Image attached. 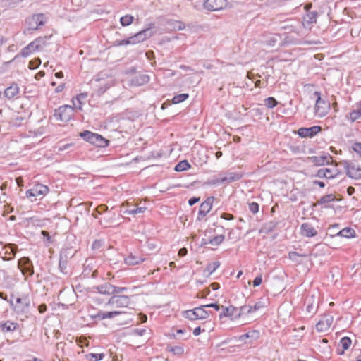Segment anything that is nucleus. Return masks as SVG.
<instances>
[{
	"instance_id": "obj_1",
	"label": "nucleus",
	"mask_w": 361,
	"mask_h": 361,
	"mask_svg": "<svg viewBox=\"0 0 361 361\" xmlns=\"http://www.w3.org/2000/svg\"><path fill=\"white\" fill-rule=\"evenodd\" d=\"M154 27V23L149 24V27L144 29L133 36L128 37L126 39L116 40L114 42L116 46H126L128 44H136L145 41L147 39L151 37L154 35L152 29Z\"/></svg>"
},
{
	"instance_id": "obj_2",
	"label": "nucleus",
	"mask_w": 361,
	"mask_h": 361,
	"mask_svg": "<svg viewBox=\"0 0 361 361\" xmlns=\"http://www.w3.org/2000/svg\"><path fill=\"white\" fill-rule=\"evenodd\" d=\"M340 164L343 167L348 177L361 180V165L355 160H342Z\"/></svg>"
},
{
	"instance_id": "obj_3",
	"label": "nucleus",
	"mask_w": 361,
	"mask_h": 361,
	"mask_svg": "<svg viewBox=\"0 0 361 361\" xmlns=\"http://www.w3.org/2000/svg\"><path fill=\"white\" fill-rule=\"evenodd\" d=\"M80 136L85 140L98 147H106L109 145V141L103 137L101 135L90 132L89 130H85L80 133Z\"/></svg>"
},
{
	"instance_id": "obj_4",
	"label": "nucleus",
	"mask_w": 361,
	"mask_h": 361,
	"mask_svg": "<svg viewBox=\"0 0 361 361\" xmlns=\"http://www.w3.org/2000/svg\"><path fill=\"white\" fill-rule=\"evenodd\" d=\"M206 306L201 305L194 309L183 311L182 315L185 319L191 321L204 319L209 317V313L206 310Z\"/></svg>"
},
{
	"instance_id": "obj_5",
	"label": "nucleus",
	"mask_w": 361,
	"mask_h": 361,
	"mask_svg": "<svg viewBox=\"0 0 361 361\" xmlns=\"http://www.w3.org/2000/svg\"><path fill=\"white\" fill-rule=\"evenodd\" d=\"M74 115V109L70 105H63L54 110V116L56 121L68 122Z\"/></svg>"
},
{
	"instance_id": "obj_6",
	"label": "nucleus",
	"mask_w": 361,
	"mask_h": 361,
	"mask_svg": "<svg viewBox=\"0 0 361 361\" xmlns=\"http://www.w3.org/2000/svg\"><path fill=\"white\" fill-rule=\"evenodd\" d=\"M314 95L317 98L314 106L315 114L321 118L324 117L330 109V103L322 98L320 92L315 91Z\"/></svg>"
},
{
	"instance_id": "obj_7",
	"label": "nucleus",
	"mask_w": 361,
	"mask_h": 361,
	"mask_svg": "<svg viewBox=\"0 0 361 361\" xmlns=\"http://www.w3.org/2000/svg\"><path fill=\"white\" fill-rule=\"evenodd\" d=\"M45 44L46 37H38L23 48L20 55L23 57H27L34 51L42 49Z\"/></svg>"
},
{
	"instance_id": "obj_8",
	"label": "nucleus",
	"mask_w": 361,
	"mask_h": 361,
	"mask_svg": "<svg viewBox=\"0 0 361 361\" xmlns=\"http://www.w3.org/2000/svg\"><path fill=\"white\" fill-rule=\"evenodd\" d=\"M47 20V17L44 13H37L27 18L25 23L30 30H37L41 26H43Z\"/></svg>"
},
{
	"instance_id": "obj_9",
	"label": "nucleus",
	"mask_w": 361,
	"mask_h": 361,
	"mask_svg": "<svg viewBox=\"0 0 361 361\" xmlns=\"http://www.w3.org/2000/svg\"><path fill=\"white\" fill-rule=\"evenodd\" d=\"M49 191V188L43 184L36 183L33 185V187L29 190H27L25 192L26 197H41L42 198L47 194H48Z\"/></svg>"
},
{
	"instance_id": "obj_10",
	"label": "nucleus",
	"mask_w": 361,
	"mask_h": 361,
	"mask_svg": "<svg viewBox=\"0 0 361 361\" xmlns=\"http://www.w3.org/2000/svg\"><path fill=\"white\" fill-rule=\"evenodd\" d=\"M222 312H221L219 317L220 318L222 317H229L231 319H237L241 317V315L245 312V311L241 310V307L240 309H238L237 307L230 305L228 307H221Z\"/></svg>"
},
{
	"instance_id": "obj_11",
	"label": "nucleus",
	"mask_w": 361,
	"mask_h": 361,
	"mask_svg": "<svg viewBox=\"0 0 361 361\" xmlns=\"http://www.w3.org/2000/svg\"><path fill=\"white\" fill-rule=\"evenodd\" d=\"M214 200V197H209L207 198L200 207V209L197 215V220H202L207 214L211 211Z\"/></svg>"
},
{
	"instance_id": "obj_12",
	"label": "nucleus",
	"mask_w": 361,
	"mask_h": 361,
	"mask_svg": "<svg viewBox=\"0 0 361 361\" xmlns=\"http://www.w3.org/2000/svg\"><path fill=\"white\" fill-rule=\"evenodd\" d=\"M203 5L208 11H219L226 7L227 0H204Z\"/></svg>"
},
{
	"instance_id": "obj_13",
	"label": "nucleus",
	"mask_w": 361,
	"mask_h": 361,
	"mask_svg": "<svg viewBox=\"0 0 361 361\" xmlns=\"http://www.w3.org/2000/svg\"><path fill=\"white\" fill-rule=\"evenodd\" d=\"M334 318L330 314H324L320 320L316 324V329L319 332L327 331L333 322Z\"/></svg>"
},
{
	"instance_id": "obj_14",
	"label": "nucleus",
	"mask_w": 361,
	"mask_h": 361,
	"mask_svg": "<svg viewBox=\"0 0 361 361\" xmlns=\"http://www.w3.org/2000/svg\"><path fill=\"white\" fill-rule=\"evenodd\" d=\"M108 303L115 307H126L130 303V300L126 295H114L112 296Z\"/></svg>"
},
{
	"instance_id": "obj_15",
	"label": "nucleus",
	"mask_w": 361,
	"mask_h": 361,
	"mask_svg": "<svg viewBox=\"0 0 361 361\" xmlns=\"http://www.w3.org/2000/svg\"><path fill=\"white\" fill-rule=\"evenodd\" d=\"M146 260V257L144 255H136L133 252H130L123 260V262L127 266H136L144 262Z\"/></svg>"
},
{
	"instance_id": "obj_16",
	"label": "nucleus",
	"mask_w": 361,
	"mask_h": 361,
	"mask_svg": "<svg viewBox=\"0 0 361 361\" xmlns=\"http://www.w3.org/2000/svg\"><path fill=\"white\" fill-rule=\"evenodd\" d=\"M318 13L317 11H307L302 18V27L310 30L313 24L316 23Z\"/></svg>"
},
{
	"instance_id": "obj_17",
	"label": "nucleus",
	"mask_w": 361,
	"mask_h": 361,
	"mask_svg": "<svg viewBox=\"0 0 361 361\" xmlns=\"http://www.w3.org/2000/svg\"><path fill=\"white\" fill-rule=\"evenodd\" d=\"M322 130L319 126H314L310 128H300L298 130V135L301 137H312Z\"/></svg>"
},
{
	"instance_id": "obj_18",
	"label": "nucleus",
	"mask_w": 361,
	"mask_h": 361,
	"mask_svg": "<svg viewBox=\"0 0 361 361\" xmlns=\"http://www.w3.org/2000/svg\"><path fill=\"white\" fill-rule=\"evenodd\" d=\"M16 307L15 310L18 313H24L25 312L28 307H30V299L28 296L24 295L21 298H17L16 300Z\"/></svg>"
},
{
	"instance_id": "obj_19",
	"label": "nucleus",
	"mask_w": 361,
	"mask_h": 361,
	"mask_svg": "<svg viewBox=\"0 0 361 361\" xmlns=\"http://www.w3.org/2000/svg\"><path fill=\"white\" fill-rule=\"evenodd\" d=\"M280 38L279 35L264 32L262 35V43L269 47H274Z\"/></svg>"
},
{
	"instance_id": "obj_20",
	"label": "nucleus",
	"mask_w": 361,
	"mask_h": 361,
	"mask_svg": "<svg viewBox=\"0 0 361 361\" xmlns=\"http://www.w3.org/2000/svg\"><path fill=\"white\" fill-rule=\"evenodd\" d=\"M300 233L307 238H312L317 235V231L310 223L305 222L300 226Z\"/></svg>"
},
{
	"instance_id": "obj_21",
	"label": "nucleus",
	"mask_w": 361,
	"mask_h": 361,
	"mask_svg": "<svg viewBox=\"0 0 361 361\" xmlns=\"http://www.w3.org/2000/svg\"><path fill=\"white\" fill-rule=\"evenodd\" d=\"M19 265L21 267L22 271L25 274L27 273L29 275L34 274V267L31 260L28 257H23L19 260Z\"/></svg>"
},
{
	"instance_id": "obj_22",
	"label": "nucleus",
	"mask_w": 361,
	"mask_h": 361,
	"mask_svg": "<svg viewBox=\"0 0 361 361\" xmlns=\"http://www.w3.org/2000/svg\"><path fill=\"white\" fill-rule=\"evenodd\" d=\"M332 159V157L329 154H322L320 156H312L310 157V160L315 166H324L329 164Z\"/></svg>"
},
{
	"instance_id": "obj_23",
	"label": "nucleus",
	"mask_w": 361,
	"mask_h": 361,
	"mask_svg": "<svg viewBox=\"0 0 361 361\" xmlns=\"http://www.w3.org/2000/svg\"><path fill=\"white\" fill-rule=\"evenodd\" d=\"M20 93V88L16 83H12L4 90V96L8 99H13L18 97Z\"/></svg>"
},
{
	"instance_id": "obj_24",
	"label": "nucleus",
	"mask_w": 361,
	"mask_h": 361,
	"mask_svg": "<svg viewBox=\"0 0 361 361\" xmlns=\"http://www.w3.org/2000/svg\"><path fill=\"white\" fill-rule=\"evenodd\" d=\"M297 25L293 24H286L281 27V30H286V33L288 34H295L297 37H302L305 33L302 32V30L298 29V26H300L299 23H296Z\"/></svg>"
},
{
	"instance_id": "obj_25",
	"label": "nucleus",
	"mask_w": 361,
	"mask_h": 361,
	"mask_svg": "<svg viewBox=\"0 0 361 361\" xmlns=\"http://www.w3.org/2000/svg\"><path fill=\"white\" fill-rule=\"evenodd\" d=\"M87 97V93H81L78 94L75 97H73L72 99V102L73 106H72L74 110H80L81 111L82 109V106L85 104V101L86 100Z\"/></svg>"
},
{
	"instance_id": "obj_26",
	"label": "nucleus",
	"mask_w": 361,
	"mask_h": 361,
	"mask_svg": "<svg viewBox=\"0 0 361 361\" xmlns=\"http://www.w3.org/2000/svg\"><path fill=\"white\" fill-rule=\"evenodd\" d=\"M18 328L19 325L18 323L11 322L10 320H7L0 324V329L4 333L14 331Z\"/></svg>"
},
{
	"instance_id": "obj_27",
	"label": "nucleus",
	"mask_w": 361,
	"mask_h": 361,
	"mask_svg": "<svg viewBox=\"0 0 361 361\" xmlns=\"http://www.w3.org/2000/svg\"><path fill=\"white\" fill-rule=\"evenodd\" d=\"M149 76L147 74H140L133 77L131 80V84L135 86H142L148 83Z\"/></svg>"
},
{
	"instance_id": "obj_28",
	"label": "nucleus",
	"mask_w": 361,
	"mask_h": 361,
	"mask_svg": "<svg viewBox=\"0 0 361 361\" xmlns=\"http://www.w3.org/2000/svg\"><path fill=\"white\" fill-rule=\"evenodd\" d=\"M352 341L349 337H343L341 339L337 349L339 355H343L345 350H348L351 345Z\"/></svg>"
},
{
	"instance_id": "obj_29",
	"label": "nucleus",
	"mask_w": 361,
	"mask_h": 361,
	"mask_svg": "<svg viewBox=\"0 0 361 361\" xmlns=\"http://www.w3.org/2000/svg\"><path fill=\"white\" fill-rule=\"evenodd\" d=\"M264 307V303L262 300L257 302L252 305H243L241 306V310L245 311V313L250 314L256 312Z\"/></svg>"
},
{
	"instance_id": "obj_30",
	"label": "nucleus",
	"mask_w": 361,
	"mask_h": 361,
	"mask_svg": "<svg viewBox=\"0 0 361 361\" xmlns=\"http://www.w3.org/2000/svg\"><path fill=\"white\" fill-rule=\"evenodd\" d=\"M242 174L235 172H227L226 176L222 178L220 180L221 183H232L242 178Z\"/></svg>"
},
{
	"instance_id": "obj_31",
	"label": "nucleus",
	"mask_w": 361,
	"mask_h": 361,
	"mask_svg": "<svg viewBox=\"0 0 361 361\" xmlns=\"http://www.w3.org/2000/svg\"><path fill=\"white\" fill-rule=\"evenodd\" d=\"M357 109L351 111L347 118L351 122H355L361 117V101L356 104Z\"/></svg>"
},
{
	"instance_id": "obj_32",
	"label": "nucleus",
	"mask_w": 361,
	"mask_h": 361,
	"mask_svg": "<svg viewBox=\"0 0 361 361\" xmlns=\"http://www.w3.org/2000/svg\"><path fill=\"white\" fill-rule=\"evenodd\" d=\"M121 314V312L119 311H111V312H99L95 316L94 318H97L100 320L105 319H111L116 316H118Z\"/></svg>"
},
{
	"instance_id": "obj_33",
	"label": "nucleus",
	"mask_w": 361,
	"mask_h": 361,
	"mask_svg": "<svg viewBox=\"0 0 361 361\" xmlns=\"http://www.w3.org/2000/svg\"><path fill=\"white\" fill-rule=\"evenodd\" d=\"M95 288L97 289V292L101 294L111 295L114 285H111L109 283H105L104 284L97 286Z\"/></svg>"
},
{
	"instance_id": "obj_34",
	"label": "nucleus",
	"mask_w": 361,
	"mask_h": 361,
	"mask_svg": "<svg viewBox=\"0 0 361 361\" xmlns=\"http://www.w3.org/2000/svg\"><path fill=\"white\" fill-rule=\"evenodd\" d=\"M338 235L346 238H355L356 235L355 231L350 227L344 228L343 229L341 230Z\"/></svg>"
},
{
	"instance_id": "obj_35",
	"label": "nucleus",
	"mask_w": 361,
	"mask_h": 361,
	"mask_svg": "<svg viewBox=\"0 0 361 361\" xmlns=\"http://www.w3.org/2000/svg\"><path fill=\"white\" fill-rule=\"evenodd\" d=\"M75 255V252H73L71 248L63 249L61 251L59 255V259L67 261L71 259Z\"/></svg>"
},
{
	"instance_id": "obj_36",
	"label": "nucleus",
	"mask_w": 361,
	"mask_h": 361,
	"mask_svg": "<svg viewBox=\"0 0 361 361\" xmlns=\"http://www.w3.org/2000/svg\"><path fill=\"white\" fill-rule=\"evenodd\" d=\"M324 171L326 173L325 176L326 179L334 178L339 174V171L336 168V166H334L331 168H324Z\"/></svg>"
},
{
	"instance_id": "obj_37",
	"label": "nucleus",
	"mask_w": 361,
	"mask_h": 361,
	"mask_svg": "<svg viewBox=\"0 0 361 361\" xmlns=\"http://www.w3.org/2000/svg\"><path fill=\"white\" fill-rule=\"evenodd\" d=\"M113 85L112 80H108L107 82L104 83H101L97 85L98 90H97V94L99 95H101L104 94L110 87Z\"/></svg>"
},
{
	"instance_id": "obj_38",
	"label": "nucleus",
	"mask_w": 361,
	"mask_h": 361,
	"mask_svg": "<svg viewBox=\"0 0 361 361\" xmlns=\"http://www.w3.org/2000/svg\"><path fill=\"white\" fill-rule=\"evenodd\" d=\"M191 166L190 164L188 163V161L187 160H183V161H180L176 166H175V171H178V172H180V171H186L189 169H190Z\"/></svg>"
},
{
	"instance_id": "obj_39",
	"label": "nucleus",
	"mask_w": 361,
	"mask_h": 361,
	"mask_svg": "<svg viewBox=\"0 0 361 361\" xmlns=\"http://www.w3.org/2000/svg\"><path fill=\"white\" fill-rule=\"evenodd\" d=\"M336 200V197L333 194H329L322 196L317 202L318 204H326L327 203L334 202Z\"/></svg>"
},
{
	"instance_id": "obj_40",
	"label": "nucleus",
	"mask_w": 361,
	"mask_h": 361,
	"mask_svg": "<svg viewBox=\"0 0 361 361\" xmlns=\"http://www.w3.org/2000/svg\"><path fill=\"white\" fill-rule=\"evenodd\" d=\"M306 303H307V306H306V311L308 312V313H315L316 310H315V308H314V297L312 295L311 296L310 298H307L306 299Z\"/></svg>"
},
{
	"instance_id": "obj_41",
	"label": "nucleus",
	"mask_w": 361,
	"mask_h": 361,
	"mask_svg": "<svg viewBox=\"0 0 361 361\" xmlns=\"http://www.w3.org/2000/svg\"><path fill=\"white\" fill-rule=\"evenodd\" d=\"M133 20L134 17L128 14L123 16L120 18V23L122 26H128L133 22Z\"/></svg>"
},
{
	"instance_id": "obj_42",
	"label": "nucleus",
	"mask_w": 361,
	"mask_h": 361,
	"mask_svg": "<svg viewBox=\"0 0 361 361\" xmlns=\"http://www.w3.org/2000/svg\"><path fill=\"white\" fill-rule=\"evenodd\" d=\"M147 210V207L145 206L142 207H137L135 209H127L125 211V214H130V215H135L137 214L140 213H144Z\"/></svg>"
},
{
	"instance_id": "obj_43",
	"label": "nucleus",
	"mask_w": 361,
	"mask_h": 361,
	"mask_svg": "<svg viewBox=\"0 0 361 361\" xmlns=\"http://www.w3.org/2000/svg\"><path fill=\"white\" fill-rule=\"evenodd\" d=\"M220 266V262L215 261L207 264L205 271L210 275L214 272Z\"/></svg>"
},
{
	"instance_id": "obj_44",
	"label": "nucleus",
	"mask_w": 361,
	"mask_h": 361,
	"mask_svg": "<svg viewBox=\"0 0 361 361\" xmlns=\"http://www.w3.org/2000/svg\"><path fill=\"white\" fill-rule=\"evenodd\" d=\"M224 238H225V237L224 235H216L214 238L209 239V243L212 245L216 246V245H219L221 243H222L223 241L224 240Z\"/></svg>"
},
{
	"instance_id": "obj_45",
	"label": "nucleus",
	"mask_w": 361,
	"mask_h": 361,
	"mask_svg": "<svg viewBox=\"0 0 361 361\" xmlns=\"http://www.w3.org/2000/svg\"><path fill=\"white\" fill-rule=\"evenodd\" d=\"M189 97L188 94L183 93L180 94L175 95L172 99V102L173 104H179L182 102H184Z\"/></svg>"
},
{
	"instance_id": "obj_46",
	"label": "nucleus",
	"mask_w": 361,
	"mask_h": 361,
	"mask_svg": "<svg viewBox=\"0 0 361 361\" xmlns=\"http://www.w3.org/2000/svg\"><path fill=\"white\" fill-rule=\"evenodd\" d=\"M264 103L267 107L272 109L278 105V102L274 97H268L265 99Z\"/></svg>"
},
{
	"instance_id": "obj_47",
	"label": "nucleus",
	"mask_w": 361,
	"mask_h": 361,
	"mask_svg": "<svg viewBox=\"0 0 361 361\" xmlns=\"http://www.w3.org/2000/svg\"><path fill=\"white\" fill-rule=\"evenodd\" d=\"M87 357L90 361H99L104 358V355L103 353H90Z\"/></svg>"
},
{
	"instance_id": "obj_48",
	"label": "nucleus",
	"mask_w": 361,
	"mask_h": 361,
	"mask_svg": "<svg viewBox=\"0 0 361 361\" xmlns=\"http://www.w3.org/2000/svg\"><path fill=\"white\" fill-rule=\"evenodd\" d=\"M259 332L258 331L253 330V331H250L242 335L241 338H252L256 339L259 337Z\"/></svg>"
},
{
	"instance_id": "obj_49",
	"label": "nucleus",
	"mask_w": 361,
	"mask_h": 361,
	"mask_svg": "<svg viewBox=\"0 0 361 361\" xmlns=\"http://www.w3.org/2000/svg\"><path fill=\"white\" fill-rule=\"evenodd\" d=\"M307 255H305V254H300L297 252H294V251H292V252H288V258L293 261V262H295L297 261V257H305Z\"/></svg>"
},
{
	"instance_id": "obj_50",
	"label": "nucleus",
	"mask_w": 361,
	"mask_h": 361,
	"mask_svg": "<svg viewBox=\"0 0 361 361\" xmlns=\"http://www.w3.org/2000/svg\"><path fill=\"white\" fill-rule=\"evenodd\" d=\"M67 265H68L67 261H63V260L59 259V268L60 271L64 274H68Z\"/></svg>"
},
{
	"instance_id": "obj_51",
	"label": "nucleus",
	"mask_w": 361,
	"mask_h": 361,
	"mask_svg": "<svg viewBox=\"0 0 361 361\" xmlns=\"http://www.w3.org/2000/svg\"><path fill=\"white\" fill-rule=\"evenodd\" d=\"M352 149L361 158V142H354L351 146Z\"/></svg>"
},
{
	"instance_id": "obj_52",
	"label": "nucleus",
	"mask_w": 361,
	"mask_h": 361,
	"mask_svg": "<svg viewBox=\"0 0 361 361\" xmlns=\"http://www.w3.org/2000/svg\"><path fill=\"white\" fill-rule=\"evenodd\" d=\"M249 209L252 214H257L259 212V204L255 202L248 204Z\"/></svg>"
},
{
	"instance_id": "obj_53",
	"label": "nucleus",
	"mask_w": 361,
	"mask_h": 361,
	"mask_svg": "<svg viewBox=\"0 0 361 361\" xmlns=\"http://www.w3.org/2000/svg\"><path fill=\"white\" fill-rule=\"evenodd\" d=\"M293 337H294L293 341H291L289 338V340H288L289 345H295L296 343H300V341H302V334H296V335H294Z\"/></svg>"
},
{
	"instance_id": "obj_54",
	"label": "nucleus",
	"mask_w": 361,
	"mask_h": 361,
	"mask_svg": "<svg viewBox=\"0 0 361 361\" xmlns=\"http://www.w3.org/2000/svg\"><path fill=\"white\" fill-rule=\"evenodd\" d=\"M262 282V274L258 275L253 280V286L257 287L259 286Z\"/></svg>"
},
{
	"instance_id": "obj_55",
	"label": "nucleus",
	"mask_w": 361,
	"mask_h": 361,
	"mask_svg": "<svg viewBox=\"0 0 361 361\" xmlns=\"http://www.w3.org/2000/svg\"><path fill=\"white\" fill-rule=\"evenodd\" d=\"M126 290L127 288L126 287H117L114 286V288L112 289V294H118Z\"/></svg>"
},
{
	"instance_id": "obj_56",
	"label": "nucleus",
	"mask_w": 361,
	"mask_h": 361,
	"mask_svg": "<svg viewBox=\"0 0 361 361\" xmlns=\"http://www.w3.org/2000/svg\"><path fill=\"white\" fill-rule=\"evenodd\" d=\"M221 217L228 221L233 220L234 219L233 215L229 213H223L221 214Z\"/></svg>"
},
{
	"instance_id": "obj_57",
	"label": "nucleus",
	"mask_w": 361,
	"mask_h": 361,
	"mask_svg": "<svg viewBox=\"0 0 361 361\" xmlns=\"http://www.w3.org/2000/svg\"><path fill=\"white\" fill-rule=\"evenodd\" d=\"M326 173L324 171V168H322L319 169L316 173V176L320 178H326Z\"/></svg>"
},
{
	"instance_id": "obj_58",
	"label": "nucleus",
	"mask_w": 361,
	"mask_h": 361,
	"mask_svg": "<svg viewBox=\"0 0 361 361\" xmlns=\"http://www.w3.org/2000/svg\"><path fill=\"white\" fill-rule=\"evenodd\" d=\"M171 351L173 352L174 354H181L183 352V348L181 347H174L171 349Z\"/></svg>"
},
{
	"instance_id": "obj_59",
	"label": "nucleus",
	"mask_w": 361,
	"mask_h": 361,
	"mask_svg": "<svg viewBox=\"0 0 361 361\" xmlns=\"http://www.w3.org/2000/svg\"><path fill=\"white\" fill-rule=\"evenodd\" d=\"M200 197H192L188 200V204H189V205L192 206L195 204H196L197 202H198L200 201Z\"/></svg>"
},
{
	"instance_id": "obj_60",
	"label": "nucleus",
	"mask_w": 361,
	"mask_h": 361,
	"mask_svg": "<svg viewBox=\"0 0 361 361\" xmlns=\"http://www.w3.org/2000/svg\"><path fill=\"white\" fill-rule=\"evenodd\" d=\"M146 332V330L145 329H136L134 330V334L139 336H143Z\"/></svg>"
},
{
	"instance_id": "obj_61",
	"label": "nucleus",
	"mask_w": 361,
	"mask_h": 361,
	"mask_svg": "<svg viewBox=\"0 0 361 361\" xmlns=\"http://www.w3.org/2000/svg\"><path fill=\"white\" fill-rule=\"evenodd\" d=\"M8 248L11 250V252L13 253V255L14 256L16 255V250H17V245L14 244H11Z\"/></svg>"
},
{
	"instance_id": "obj_62",
	"label": "nucleus",
	"mask_w": 361,
	"mask_h": 361,
	"mask_svg": "<svg viewBox=\"0 0 361 361\" xmlns=\"http://www.w3.org/2000/svg\"><path fill=\"white\" fill-rule=\"evenodd\" d=\"M38 310L41 314L44 313L47 310V307L45 304H42L39 306Z\"/></svg>"
},
{
	"instance_id": "obj_63",
	"label": "nucleus",
	"mask_w": 361,
	"mask_h": 361,
	"mask_svg": "<svg viewBox=\"0 0 361 361\" xmlns=\"http://www.w3.org/2000/svg\"><path fill=\"white\" fill-rule=\"evenodd\" d=\"M64 88H65V84L61 83L56 87L55 92L59 93V92H62L64 90Z\"/></svg>"
},
{
	"instance_id": "obj_64",
	"label": "nucleus",
	"mask_w": 361,
	"mask_h": 361,
	"mask_svg": "<svg viewBox=\"0 0 361 361\" xmlns=\"http://www.w3.org/2000/svg\"><path fill=\"white\" fill-rule=\"evenodd\" d=\"M187 253H188L187 249L185 248V247H183V248L179 250L178 255L180 257H183V256H185L187 255Z\"/></svg>"
}]
</instances>
